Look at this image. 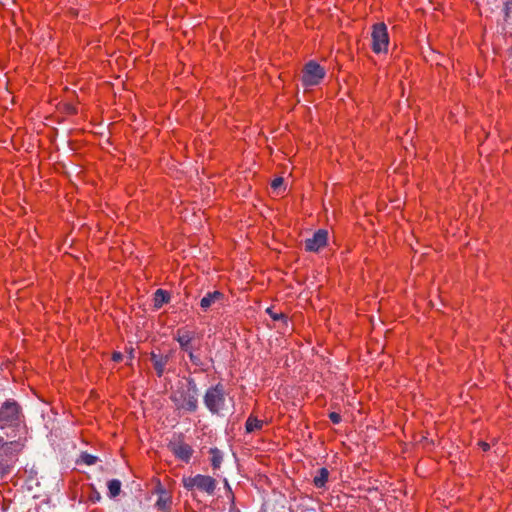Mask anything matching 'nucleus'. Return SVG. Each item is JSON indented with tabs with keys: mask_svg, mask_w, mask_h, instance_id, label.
I'll return each mask as SVG.
<instances>
[{
	"mask_svg": "<svg viewBox=\"0 0 512 512\" xmlns=\"http://www.w3.org/2000/svg\"><path fill=\"white\" fill-rule=\"evenodd\" d=\"M198 396L199 389L195 380L192 377H183L171 392L170 399L176 410L194 413L198 409Z\"/></svg>",
	"mask_w": 512,
	"mask_h": 512,
	"instance_id": "obj_1",
	"label": "nucleus"
},
{
	"mask_svg": "<svg viewBox=\"0 0 512 512\" xmlns=\"http://www.w3.org/2000/svg\"><path fill=\"white\" fill-rule=\"evenodd\" d=\"M26 440L18 438L7 441L0 435V471L6 473L25 447Z\"/></svg>",
	"mask_w": 512,
	"mask_h": 512,
	"instance_id": "obj_2",
	"label": "nucleus"
},
{
	"mask_svg": "<svg viewBox=\"0 0 512 512\" xmlns=\"http://www.w3.org/2000/svg\"><path fill=\"white\" fill-rule=\"evenodd\" d=\"M22 416L21 406L14 399L4 401L0 407V428L18 426Z\"/></svg>",
	"mask_w": 512,
	"mask_h": 512,
	"instance_id": "obj_3",
	"label": "nucleus"
},
{
	"mask_svg": "<svg viewBox=\"0 0 512 512\" xmlns=\"http://www.w3.org/2000/svg\"><path fill=\"white\" fill-rule=\"evenodd\" d=\"M203 402L205 407L212 414H219L224 410L225 406V392L221 384H217L206 390Z\"/></svg>",
	"mask_w": 512,
	"mask_h": 512,
	"instance_id": "obj_4",
	"label": "nucleus"
},
{
	"mask_svg": "<svg viewBox=\"0 0 512 512\" xmlns=\"http://www.w3.org/2000/svg\"><path fill=\"white\" fill-rule=\"evenodd\" d=\"M183 485L188 490L197 488L211 495L215 491L216 481L211 476L198 474L194 477L184 478Z\"/></svg>",
	"mask_w": 512,
	"mask_h": 512,
	"instance_id": "obj_5",
	"label": "nucleus"
},
{
	"mask_svg": "<svg viewBox=\"0 0 512 512\" xmlns=\"http://www.w3.org/2000/svg\"><path fill=\"white\" fill-rule=\"evenodd\" d=\"M372 50L379 54L386 52L389 44L387 26L381 22L373 25L372 28Z\"/></svg>",
	"mask_w": 512,
	"mask_h": 512,
	"instance_id": "obj_6",
	"label": "nucleus"
},
{
	"mask_svg": "<svg viewBox=\"0 0 512 512\" xmlns=\"http://www.w3.org/2000/svg\"><path fill=\"white\" fill-rule=\"evenodd\" d=\"M324 76V69L315 61H309L303 69V85L306 87L317 85Z\"/></svg>",
	"mask_w": 512,
	"mask_h": 512,
	"instance_id": "obj_7",
	"label": "nucleus"
},
{
	"mask_svg": "<svg viewBox=\"0 0 512 512\" xmlns=\"http://www.w3.org/2000/svg\"><path fill=\"white\" fill-rule=\"evenodd\" d=\"M172 357V351H168L166 353H162L160 351H152L150 353V360L158 377H162L165 372L170 371V369H168L167 366L171 361Z\"/></svg>",
	"mask_w": 512,
	"mask_h": 512,
	"instance_id": "obj_8",
	"label": "nucleus"
},
{
	"mask_svg": "<svg viewBox=\"0 0 512 512\" xmlns=\"http://www.w3.org/2000/svg\"><path fill=\"white\" fill-rule=\"evenodd\" d=\"M328 232L324 229L316 231L311 238L305 240V249L311 252H317L327 243Z\"/></svg>",
	"mask_w": 512,
	"mask_h": 512,
	"instance_id": "obj_9",
	"label": "nucleus"
},
{
	"mask_svg": "<svg viewBox=\"0 0 512 512\" xmlns=\"http://www.w3.org/2000/svg\"><path fill=\"white\" fill-rule=\"evenodd\" d=\"M170 451L179 459L188 462L192 456L193 449L190 445L180 441L173 440L168 444Z\"/></svg>",
	"mask_w": 512,
	"mask_h": 512,
	"instance_id": "obj_10",
	"label": "nucleus"
},
{
	"mask_svg": "<svg viewBox=\"0 0 512 512\" xmlns=\"http://www.w3.org/2000/svg\"><path fill=\"white\" fill-rule=\"evenodd\" d=\"M224 294L218 290L213 292H208L201 300L200 306L204 311H208L216 305H223L224 302Z\"/></svg>",
	"mask_w": 512,
	"mask_h": 512,
	"instance_id": "obj_11",
	"label": "nucleus"
},
{
	"mask_svg": "<svg viewBox=\"0 0 512 512\" xmlns=\"http://www.w3.org/2000/svg\"><path fill=\"white\" fill-rule=\"evenodd\" d=\"M176 340L183 351L188 352L192 350L191 342L193 340V334L191 332L178 330Z\"/></svg>",
	"mask_w": 512,
	"mask_h": 512,
	"instance_id": "obj_12",
	"label": "nucleus"
},
{
	"mask_svg": "<svg viewBox=\"0 0 512 512\" xmlns=\"http://www.w3.org/2000/svg\"><path fill=\"white\" fill-rule=\"evenodd\" d=\"M170 300V294L163 289H157L154 293V307L159 309Z\"/></svg>",
	"mask_w": 512,
	"mask_h": 512,
	"instance_id": "obj_13",
	"label": "nucleus"
},
{
	"mask_svg": "<svg viewBox=\"0 0 512 512\" xmlns=\"http://www.w3.org/2000/svg\"><path fill=\"white\" fill-rule=\"evenodd\" d=\"M329 477V471L327 468L322 467L317 470L316 475L314 476L313 483L317 488H322L325 486Z\"/></svg>",
	"mask_w": 512,
	"mask_h": 512,
	"instance_id": "obj_14",
	"label": "nucleus"
},
{
	"mask_svg": "<svg viewBox=\"0 0 512 512\" xmlns=\"http://www.w3.org/2000/svg\"><path fill=\"white\" fill-rule=\"evenodd\" d=\"M108 495L110 498L117 497L121 492V481L118 479H112L107 483Z\"/></svg>",
	"mask_w": 512,
	"mask_h": 512,
	"instance_id": "obj_15",
	"label": "nucleus"
},
{
	"mask_svg": "<svg viewBox=\"0 0 512 512\" xmlns=\"http://www.w3.org/2000/svg\"><path fill=\"white\" fill-rule=\"evenodd\" d=\"M211 465L214 469H219L223 460V454L218 448H211Z\"/></svg>",
	"mask_w": 512,
	"mask_h": 512,
	"instance_id": "obj_16",
	"label": "nucleus"
},
{
	"mask_svg": "<svg viewBox=\"0 0 512 512\" xmlns=\"http://www.w3.org/2000/svg\"><path fill=\"white\" fill-rule=\"evenodd\" d=\"M262 425L263 422L261 420H258L256 417L249 416L245 424L246 432H254L255 430L260 429Z\"/></svg>",
	"mask_w": 512,
	"mask_h": 512,
	"instance_id": "obj_17",
	"label": "nucleus"
},
{
	"mask_svg": "<svg viewBox=\"0 0 512 512\" xmlns=\"http://www.w3.org/2000/svg\"><path fill=\"white\" fill-rule=\"evenodd\" d=\"M98 458L92 454L87 452H82L77 463H83L85 465L91 466L97 462Z\"/></svg>",
	"mask_w": 512,
	"mask_h": 512,
	"instance_id": "obj_18",
	"label": "nucleus"
},
{
	"mask_svg": "<svg viewBox=\"0 0 512 512\" xmlns=\"http://www.w3.org/2000/svg\"><path fill=\"white\" fill-rule=\"evenodd\" d=\"M156 506L161 510H167L170 507L169 497L160 496L156 502Z\"/></svg>",
	"mask_w": 512,
	"mask_h": 512,
	"instance_id": "obj_19",
	"label": "nucleus"
},
{
	"mask_svg": "<svg viewBox=\"0 0 512 512\" xmlns=\"http://www.w3.org/2000/svg\"><path fill=\"white\" fill-rule=\"evenodd\" d=\"M267 313L271 316L274 320H285L287 322V317L283 313H274L271 308L267 309Z\"/></svg>",
	"mask_w": 512,
	"mask_h": 512,
	"instance_id": "obj_20",
	"label": "nucleus"
},
{
	"mask_svg": "<svg viewBox=\"0 0 512 512\" xmlns=\"http://www.w3.org/2000/svg\"><path fill=\"white\" fill-rule=\"evenodd\" d=\"M187 353H188V355H189V359H190V361H191L194 365H197V366H202V365H203V363H202V361H201L200 357H199L198 355H195V354L193 353V351H192V350L188 351Z\"/></svg>",
	"mask_w": 512,
	"mask_h": 512,
	"instance_id": "obj_21",
	"label": "nucleus"
},
{
	"mask_svg": "<svg viewBox=\"0 0 512 512\" xmlns=\"http://www.w3.org/2000/svg\"><path fill=\"white\" fill-rule=\"evenodd\" d=\"M284 183V180L282 177H277L275 178L272 183H271V187L276 190L278 188H280Z\"/></svg>",
	"mask_w": 512,
	"mask_h": 512,
	"instance_id": "obj_22",
	"label": "nucleus"
},
{
	"mask_svg": "<svg viewBox=\"0 0 512 512\" xmlns=\"http://www.w3.org/2000/svg\"><path fill=\"white\" fill-rule=\"evenodd\" d=\"M329 419L334 423V424H338L341 422V416L340 414L336 413V412H331L329 414Z\"/></svg>",
	"mask_w": 512,
	"mask_h": 512,
	"instance_id": "obj_23",
	"label": "nucleus"
},
{
	"mask_svg": "<svg viewBox=\"0 0 512 512\" xmlns=\"http://www.w3.org/2000/svg\"><path fill=\"white\" fill-rule=\"evenodd\" d=\"M112 359L115 361V362H119L123 359V354L120 353V352H114L113 355H112Z\"/></svg>",
	"mask_w": 512,
	"mask_h": 512,
	"instance_id": "obj_24",
	"label": "nucleus"
},
{
	"mask_svg": "<svg viewBox=\"0 0 512 512\" xmlns=\"http://www.w3.org/2000/svg\"><path fill=\"white\" fill-rule=\"evenodd\" d=\"M92 500L93 501H100L101 500V495L98 491L94 490L93 492V495H92Z\"/></svg>",
	"mask_w": 512,
	"mask_h": 512,
	"instance_id": "obj_25",
	"label": "nucleus"
},
{
	"mask_svg": "<svg viewBox=\"0 0 512 512\" xmlns=\"http://www.w3.org/2000/svg\"><path fill=\"white\" fill-rule=\"evenodd\" d=\"M510 9H511V4H510V3H506V4H505V13H506V16H508V15H509Z\"/></svg>",
	"mask_w": 512,
	"mask_h": 512,
	"instance_id": "obj_26",
	"label": "nucleus"
},
{
	"mask_svg": "<svg viewBox=\"0 0 512 512\" xmlns=\"http://www.w3.org/2000/svg\"><path fill=\"white\" fill-rule=\"evenodd\" d=\"M480 445H481V447H482V449L484 451H487L489 449V444L488 443L481 442Z\"/></svg>",
	"mask_w": 512,
	"mask_h": 512,
	"instance_id": "obj_27",
	"label": "nucleus"
},
{
	"mask_svg": "<svg viewBox=\"0 0 512 512\" xmlns=\"http://www.w3.org/2000/svg\"><path fill=\"white\" fill-rule=\"evenodd\" d=\"M224 484H225V487H226L229 491H231V488H230V485H229V483H228L227 479H225V480H224Z\"/></svg>",
	"mask_w": 512,
	"mask_h": 512,
	"instance_id": "obj_28",
	"label": "nucleus"
}]
</instances>
